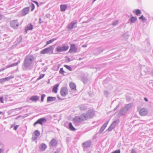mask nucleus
Returning <instances> with one entry per match:
<instances>
[{
  "label": "nucleus",
  "instance_id": "f257e3e1",
  "mask_svg": "<svg viewBox=\"0 0 153 153\" xmlns=\"http://www.w3.org/2000/svg\"><path fill=\"white\" fill-rule=\"evenodd\" d=\"M34 57L32 55H28L25 57L22 65V68L24 71L31 70L32 68L33 62Z\"/></svg>",
  "mask_w": 153,
  "mask_h": 153
},
{
  "label": "nucleus",
  "instance_id": "f03ea898",
  "mask_svg": "<svg viewBox=\"0 0 153 153\" xmlns=\"http://www.w3.org/2000/svg\"><path fill=\"white\" fill-rule=\"evenodd\" d=\"M54 48L51 46L42 50L40 52L41 54H51L53 53Z\"/></svg>",
  "mask_w": 153,
  "mask_h": 153
},
{
  "label": "nucleus",
  "instance_id": "7ed1b4c3",
  "mask_svg": "<svg viewBox=\"0 0 153 153\" xmlns=\"http://www.w3.org/2000/svg\"><path fill=\"white\" fill-rule=\"evenodd\" d=\"M86 120V117L84 115L82 114L79 116H76L73 119V120L76 124L80 123L82 121Z\"/></svg>",
  "mask_w": 153,
  "mask_h": 153
},
{
  "label": "nucleus",
  "instance_id": "20e7f679",
  "mask_svg": "<svg viewBox=\"0 0 153 153\" xmlns=\"http://www.w3.org/2000/svg\"><path fill=\"white\" fill-rule=\"evenodd\" d=\"M84 115L86 117V120L88 118H91L93 117L94 114V111L92 109H90L88 111L86 114H82Z\"/></svg>",
  "mask_w": 153,
  "mask_h": 153
},
{
  "label": "nucleus",
  "instance_id": "39448f33",
  "mask_svg": "<svg viewBox=\"0 0 153 153\" xmlns=\"http://www.w3.org/2000/svg\"><path fill=\"white\" fill-rule=\"evenodd\" d=\"M120 120L119 119L114 120L110 125L109 128L107 129L106 131H110L113 129L119 123Z\"/></svg>",
  "mask_w": 153,
  "mask_h": 153
},
{
  "label": "nucleus",
  "instance_id": "423d86ee",
  "mask_svg": "<svg viewBox=\"0 0 153 153\" xmlns=\"http://www.w3.org/2000/svg\"><path fill=\"white\" fill-rule=\"evenodd\" d=\"M68 90L67 87H63L61 88L60 93L62 96L65 97L66 95L68 94Z\"/></svg>",
  "mask_w": 153,
  "mask_h": 153
},
{
  "label": "nucleus",
  "instance_id": "0eeeda50",
  "mask_svg": "<svg viewBox=\"0 0 153 153\" xmlns=\"http://www.w3.org/2000/svg\"><path fill=\"white\" fill-rule=\"evenodd\" d=\"M46 121L47 120L46 118L44 117H42L38 119L33 124V125L34 126H35L38 124L42 125L44 123H45Z\"/></svg>",
  "mask_w": 153,
  "mask_h": 153
},
{
  "label": "nucleus",
  "instance_id": "6e6552de",
  "mask_svg": "<svg viewBox=\"0 0 153 153\" xmlns=\"http://www.w3.org/2000/svg\"><path fill=\"white\" fill-rule=\"evenodd\" d=\"M10 25L13 28H17L19 26V24L17 20H13L10 22Z\"/></svg>",
  "mask_w": 153,
  "mask_h": 153
},
{
  "label": "nucleus",
  "instance_id": "1a4fd4ad",
  "mask_svg": "<svg viewBox=\"0 0 153 153\" xmlns=\"http://www.w3.org/2000/svg\"><path fill=\"white\" fill-rule=\"evenodd\" d=\"M77 48L75 46V45L74 44H72L71 45V47L69 52L71 53H76L77 52Z\"/></svg>",
  "mask_w": 153,
  "mask_h": 153
},
{
  "label": "nucleus",
  "instance_id": "9d476101",
  "mask_svg": "<svg viewBox=\"0 0 153 153\" xmlns=\"http://www.w3.org/2000/svg\"><path fill=\"white\" fill-rule=\"evenodd\" d=\"M30 10V7H27L24 8L21 11L22 15V16H25L29 13Z\"/></svg>",
  "mask_w": 153,
  "mask_h": 153
},
{
  "label": "nucleus",
  "instance_id": "9b49d317",
  "mask_svg": "<svg viewBox=\"0 0 153 153\" xmlns=\"http://www.w3.org/2000/svg\"><path fill=\"white\" fill-rule=\"evenodd\" d=\"M103 51V49L102 47H99L95 49L94 51V54L97 55L100 54Z\"/></svg>",
  "mask_w": 153,
  "mask_h": 153
},
{
  "label": "nucleus",
  "instance_id": "f8f14e48",
  "mask_svg": "<svg viewBox=\"0 0 153 153\" xmlns=\"http://www.w3.org/2000/svg\"><path fill=\"white\" fill-rule=\"evenodd\" d=\"M108 123V121H107L101 127L98 133L100 134H101L106 128Z\"/></svg>",
  "mask_w": 153,
  "mask_h": 153
},
{
  "label": "nucleus",
  "instance_id": "ddd939ff",
  "mask_svg": "<svg viewBox=\"0 0 153 153\" xmlns=\"http://www.w3.org/2000/svg\"><path fill=\"white\" fill-rule=\"evenodd\" d=\"M77 21L75 20L69 24L68 26V30H70L72 29L73 28L74 25L77 23Z\"/></svg>",
  "mask_w": 153,
  "mask_h": 153
},
{
  "label": "nucleus",
  "instance_id": "4468645a",
  "mask_svg": "<svg viewBox=\"0 0 153 153\" xmlns=\"http://www.w3.org/2000/svg\"><path fill=\"white\" fill-rule=\"evenodd\" d=\"M127 112V111L123 107L119 111L118 115L119 116H122L124 115Z\"/></svg>",
  "mask_w": 153,
  "mask_h": 153
},
{
  "label": "nucleus",
  "instance_id": "2eb2a0df",
  "mask_svg": "<svg viewBox=\"0 0 153 153\" xmlns=\"http://www.w3.org/2000/svg\"><path fill=\"white\" fill-rule=\"evenodd\" d=\"M91 140H88L83 143V146L85 148H88L91 146Z\"/></svg>",
  "mask_w": 153,
  "mask_h": 153
},
{
  "label": "nucleus",
  "instance_id": "dca6fc26",
  "mask_svg": "<svg viewBox=\"0 0 153 153\" xmlns=\"http://www.w3.org/2000/svg\"><path fill=\"white\" fill-rule=\"evenodd\" d=\"M140 114L141 116L146 115L148 113L147 110L145 108H142L139 111Z\"/></svg>",
  "mask_w": 153,
  "mask_h": 153
},
{
  "label": "nucleus",
  "instance_id": "f3484780",
  "mask_svg": "<svg viewBox=\"0 0 153 153\" xmlns=\"http://www.w3.org/2000/svg\"><path fill=\"white\" fill-rule=\"evenodd\" d=\"M140 69L141 72H144L145 74H146L149 70V68L145 65L142 66Z\"/></svg>",
  "mask_w": 153,
  "mask_h": 153
},
{
  "label": "nucleus",
  "instance_id": "a211bd4d",
  "mask_svg": "<svg viewBox=\"0 0 153 153\" xmlns=\"http://www.w3.org/2000/svg\"><path fill=\"white\" fill-rule=\"evenodd\" d=\"M58 143L57 141L54 138L52 139L50 142V144L51 146H55Z\"/></svg>",
  "mask_w": 153,
  "mask_h": 153
},
{
  "label": "nucleus",
  "instance_id": "6ab92c4d",
  "mask_svg": "<svg viewBox=\"0 0 153 153\" xmlns=\"http://www.w3.org/2000/svg\"><path fill=\"white\" fill-rule=\"evenodd\" d=\"M39 99V97L37 96H32L30 98V100L33 102H36Z\"/></svg>",
  "mask_w": 153,
  "mask_h": 153
},
{
  "label": "nucleus",
  "instance_id": "aec40b11",
  "mask_svg": "<svg viewBox=\"0 0 153 153\" xmlns=\"http://www.w3.org/2000/svg\"><path fill=\"white\" fill-rule=\"evenodd\" d=\"M56 100V98L55 97L49 96L47 97V102H50L55 101Z\"/></svg>",
  "mask_w": 153,
  "mask_h": 153
},
{
  "label": "nucleus",
  "instance_id": "412c9836",
  "mask_svg": "<svg viewBox=\"0 0 153 153\" xmlns=\"http://www.w3.org/2000/svg\"><path fill=\"white\" fill-rule=\"evenodd\" d=\"M62 47V50L63 51H67L69 48V47L67 44H63Z\"/></svg>",
  "mask_w": 153,
  "mask_h": 153
},
{
  "label": "nucleus",
  "instance_id": "4be33fe9",
  "mask_svg": "<svg viewBox=\"0 0 153 153\" xmlns=\"http://www.w3.org/2000/svg\"><path fill=\"white\" fill-rule=\"evenodd\" d=\"M67 7V6L65 4H61L60 5V11L61 12H64Z\"/></svg>",
  "mask_w": 153,
  "mask_h": 153
},
{
  "label": "nucleus",
  "instance_id": "5701e85b",
  "mask_svg": "<svg viewBox=\"0 0 153 153\" xmlns=\"http://www.w3.org/2000/svg\"><path fill=\"white\" fill-rule=\"evenodd\" d=\"M47 148V145L43 143L41 144L39 146V149L42 151L45 150Z\"/></svg>",
  "mask_w": 153,
  "mask_h": 153
},
{
  "label": "nucleus",
  "instance_id": "b1692460",
  "mask_svg": "<svg viewBox=\"0 0 153 153\" xmlns=\"http://www.w3.org/2000/svg\"><path fill=\"white\" fill-rule=\"evenodd\" d=\"M33 28V26L31 24H30L29 25L27 26L25 28V32L26 33H27V31L28 30H32Z\"/></svg>",
  "mask_w": 153,
  "mask_h": 153
},
{
  "label": "nucleus",
  "instance_id": "393cba45",
  "mask_svg": "<svg viewBox=\"0 0 153 153\" xmlns=\"http://www.w3.org/2000/svg\"><path fill=\"white\" fill-rule=\"evenodd\" d=\"M59 85V84L58 83L55 85L53 88L52 91L55 93H56L57 92V91L58 89V87Z\"/></svg>",
  "mask_w": 153,
  "mask_h": 153
},
{
  "label": "nucleus",
  "instance_id": "a878e982",
  "mask_svg": "<svg viewBox=\"0 0 153 153\" xmlns=\"http://www.w3.org/2000/svg\"><path fill=\"white\" fill-rule=\"evenodd\" d=\"M137 20V18L136 17L132 16L129 19L128 21H130L131 23H134Z\"/></svg>",
  "mask_w": 153,
  "mask_h": 153
},
{
  "label": "nucleus",
  "instance_id": "bb28decb",
  "mask_svg": "<svg viewBox=\"0 0 153 153\" xmlns=\"http://www.w3.org/2000/svg\"><path fill=\"white\" fill-rule=\"evenodd\" d=\"M132 106V104L131 103H129L127 104L126 105L124 108L125 109L128 111L131 107Z\"/></svg>",
  "mask_w": 153,
  "mask_h": 153
},
{
  "label": "nucleus",
  "instance_id": "cd10ccee",
  "mask_svg": "<svg viewBox=\"0 0 153 153\" xmlns=\"http://www.w3.org/2000/svg\"><path fill=\"white\" fill-rule=\"evenodd\" d=\"M70 86L71 89L73 90H75L76 89L75 84L73 82H71L70 83Z\"/></svg>",
  "mask_w": 153,
  "mask_h": 153
},
{
  "label": "nucleus",
  "instance_id": "c85d7f7f",
  "mask_svg": "<svg viewBox=\"0 0 153 153\" xmlns=\"http://www.w3.org/2000/svg\"><path fill=\"white\" fill-rule=\"evenodd\" d=\"M68 128L71 131H75L76 129L74 127L71 123H69L68 124Z\"/></svg>",
  "mask_w": 153,
  "mask_h": 153
},
{
  "label": "nucleus",
  "instance_id": "c756f323",
  "mask_svg": "<svg viewBox=\"0 0 153 153\" xmlns=\"http://www.w3.org/2000/svg\"><path fill=\"white\" fill-rule=\"evenodd\" d=\"M22 108V107H19L17 108L13 109H11L8 111V113L9 114H11L12 112L16 111L17 110H20Z\"/></svg>",
  "mask_w": 153,
  "mask_h": 153
},
{
  "label": "nucleus",
  "instance_id": "7c9ffc66",
  "mask_svg": "<svg viewBox=\"0 0 153 153\" xmlns=\"http://www.w3.org/2000/svg\"><path fill=\"white\" fill-rule=\"evenodd\" d=\"M133 13H135V14L137 16L139 15L141 13V11L140 10L138 9L134 10L133 11Z\"/></svg>",
  "mask_w": 153,
  "mask_h": 153
},
{
  "label": "nucleus",
  "instance_id": "2f4dec72",
  "mask_svg": "<svg viewBox=\"0 0 153 153\" xmlns=\"http://www.w3.org/2000/svg\"><path fill=\"white\" fill-rule=\"evenodd\" d=\"M19 62H17L13 63L12 64L8 65L7 66L6 68H8L11 67L16 66L19 64Z\"/></svg>",
  "mask_w": 153,
  "mask_h": 153
},
{
  "label": "nucleus",
  "instance_id": "473e14b6",
  "mask_svg": "<svg viewBox=\"0 0 153 153\" xmlns=\"http://www.w3.org/2000/svg\"><path fill=\"white\" fill-rule=\"evenodd\" d=\"M40 132L38 130H35L33 133V135H34L35 136H36L37 137L40 135Z\"/></svg>",
  "mask_w": 153,
  "mask_h": 153
},
{
  "label": "nucleus",
  "instance_id": "72a5a7b5",
  "mask_svg": "<svg viewBox=\"0 0 153 153\" xmlns=\"http://www.w3.org/2000/svg\"><path fill=\"white\" fill-rule=\"evenodd\" d=\"M4 78V79L5 81L6 82V81H8L9 80H10V79H11L13 78L14 77L12 75V76H8V77H7Z\"/></svg>",
  "mask_w": 153,
  "mask_h": 153
},
{
  "label": "nucleus",
  "instance_id": "f704fd0d",
  "mask_svg": "<svg viewBox=\"0 0 153 153\" xmlns=\"http://www.w3.org/2000/svg\"><path fill=\"white\" fill-rule=\"evenodd\" d=\"M56 38H53L52 39H50L48 41H47L46 42V45H49L51 43H52L54 41L56 40Z\"/></svg>",
  "mask_w": 153,
  "mask_h": 153
},
{
  "label": "nucleus",
  "instance_id": "c9c22d12",
  "mask_svg": "<svg viewBox=\"0 0 153 153\" xmlns=\"http://www.w3.org/2000/svg\"><path fill=\"white\" fill-rule=\"evenodd\" d=\"M80 109L81 110H83L87 109V107L84 105H81L79 106Z\"/></svg>",
  "mask_w": 153,
  "mask_h": 153
},
{
  "label": "nucleus",
  "instance_id": "e433bc0d",
  "mask_svg": "<svg viewBox=\"0 0 153 153\" xmlns=\"http://www.w3.org/2000/svg\"><path fill=\"white\" fill-rule=\"evenodd\" d=\"M61 46H58L56 49V51L58 52H63Z\"/></svg>",
  "mask_w": 153,
  "mask_h": 153
},
{
  "label": "nucleus",
  "instance_id": "4c0bfd02",
  "mask_svg": "<svg viewBox=\"0 0 153 153\" xmlns=\"http://www.w3.org/2000/svg\"><path fill=\"white\" fill-rule=\"evenodd\" d=\"M22 39V37L21 36H19L17 39V44H19L20 43Z\"/></svg>",
  "mask_w": 153,
  "mask_h": 153
},
{
  "label": "nucleus",
  "instance_id": "58836bf2",
  "mask_svg": "<svg viewBox=\"0 0 153 153\" xmlns=\"http://www.w3.org/2000/svg\"><path fill=\"white\" fill-rule=\"evenodd\" d=\"M64 67L66 68L68 70H69L70 71H72V69L71 67L69 65H64Z\"/></svg>",
  "mask_w": 153,
  "mask_h": 153
},
{
  "label": "nucleus",
  "instance_id": "ea45409f",
  "mask_svg": "<svg viewBox=\"0 0 153 153\" xmlns=\"http://www.w3.org/2000/svg\"><path fill=\"white\" fill-rule=\"evenodd\" d=\"M30 7L31 8V11H33L34 9L35 8V6L34 4L32 3H31V5H30Z\"/></svg>",
  "mask_w": 153,
  "mask_h": 153
},
{
  "label": "nucleus",
  "instance_id": "a19ab883",
  "mask_svg": "<svg viewBox=\"0 0 153 153\" xmlns=\"http://www.w3.org/2000/svg\"><path fill=\"white\" fill-rule=\"evenodd\" d=\"M44 74H41L39 76L38 78L37 79V80H39L41 79L44 76Z\"/></svg>",
  "mask_w": 153,
  "mask_h": 153
},
{
  "label": "nucleus",
  "instance_id": "79ce46f5",
  "mask_svg": "<svg viewBox=\"0 0 153 153\" xmlns=\"http://www.w3.org/2000/svg\"><path fill=\"white\" fill-rule=\"evenodd\" d=\"M45 95L44 94H42L41 95V100L42 102H43Z\"/></svg>",
  "mask_w": 153,
  "mask_h": 153
},
{
  "label": "nucleus",
  "instance_id": "37998d69",
  "mask_svg": "<svg viewBox=\"0 0 153 153\" xmlns=\"http://www.w3.org/2000/svg\"><path fill=\"white\" fill-rule=\"evenodd\" d=\"M140 19L142 20L143 21L146 20V18L143 15L141 16L139 18Z\"/></svg>",
  "mask_w": 153,
  "mask_h": 153
},
{
  "label": "nucleus",
  "instance_id": "c03bdc74",
  "mask_svg": "<svg viewBox=\"0 0 153 153\" xmlns=\"http://www.w3.org/2000/svg\"><path fill=\"white\" fill-rule=\"evenodd\" d=\"M59 72L60 74H62L63 75H64V73H65V72L63 71V68H61L60 69Z\"/></svg>",
  "mask_w": 153,
  "mask_h": 153
},
{
  "label": "nucleus",
  "instance_id": "a18cd8bd",
  "mask_svg": "<svg viewBox=\"0 0 153 153\" xmlns=\"http://www.w3.org/2000/svg\"><path fill=\"white\" fill-rule=\"evenodd\" d=\"M118 23V21L117 20L114 22H113L112 24V25L113 26L116 25Z\"/></svg>",
  "mask_w": 153,
  "mask_h": 153
},
{
  "label": "nucleus",
  "instance_id": "49530a36",
  "mask_svg": "<svg viewBox=\"0 0 153 153\" xmlns=\"http://www.w3.org/2000/svg\"><path fill=\"white\" fill-rule=\"evenodd\" d=\"M104 95L106 96V97H108L109 94L108 91L107 90H105L104 91Z\"/></svg>",
  "mask_w": 153,
  "mask_h": 153
},
{
  "label": "nucleus",
  "instance_id": "de8ad7c7",
  "mask_svg": "<svg viewBox=\"0 0 153 153\" xmlns=\"http://www.w3.org/2000/svg\"><path fill=\"white\" fill-rule=\"evenodd\" d=\"M120 150H117L111 152V153H120Z\"/></svg>",
  "mask_w": 153,
  "mask_h": 153
},
{
  "label": "nucleus",
  "instance_id": "09e8293b",
  "mask_svg": "<svg viewBox=\"0 0 153 153\" xmlns=\"http://www.w3.org/2000/svg\"><path fill=\"white\" fill-rule=\"evenodd\" d=\"M5 82L4 78L0 79V82L1 83H3Z\"/></svg>",
  "mask_w": 153,
  "mask_h": 153
},
{
  "label": "nucleus",
  "instance_id": "8fccbe9b",
  "mask_svg": "<svg viewBox=\"0 0 153 153\" xmlns=\"http://www.w3.org/2000/svg\"><path fill=\"white\" fill-rule=\"evenodd\" d=\"M0 102L1 103H4L3 98V97H0Z\"/></svg>",
  "mask_w": 153,
  "mask_h": 153
},
{
  "label": "nucleus",
  "instance_id": "3c124183",
  "mask_svg": "<svg viewBox=\"0 0 153 153\" xmlns=\"http://www.w3.org/2000/svg\"><path fill=\"white\" fill-rule=\"evenodd\" d=\"M123 36L124 38H126V39H128L129 37V35L125 34L123 35Z\"/></svg>",
  "mask_w": 153,
  "mask_h": 153
},
{
  "label": "nucleus",
  "instance_id": "603ef678",
  "mask_svg": "<svg viewBox=\"0 0 153 153\" xmlns=\"http://www.w3.org/2000/svg\"><path fill=\"white\" fill-rule=\"evenodd\" d=\"M37 138V137L36 136H34L33 135V137H32V139L33 140H36Z\"/></svg>",
  "mask_w": 153,
  "mask_h": 153
},
{
  "label": "nucleus",
  "instance_id": "864d4df0",
  "mask_svg": "<svg viewBox=\"0 0 153 153\" xmlns=\"http://www.w3.org/2000/svg\"><path fill=\"white\" fill-rule=\"evenodd\" d=\"M131 153H137V152L135 150L133 149L131 150Z\"/></svg>",
  "mask_w": 153,
  "mask_h": 153
},
{
  "label": "nucleus",
  "instance_id": "5fc2aeb1",
  "mask_svg": "<svg viewBox=\"0 0 153 153\" xmlns=\"http://www.w3.org/2000/svg\"><path fill=\"white\" fill-rule=\"evenodd\" d=\"M19 126L18 125H16L15 126H14V127L13 128V129L15 130H16L18 128Z\"/></svg>",
  "mask_w": 153,
  "mask_h": 153
},
{
  "label": "nucleus",
  "instance_id": "6e6d98bb",
  "mask_svg": "<svg viewBox=\"0 0 153 153\" xmlns=\"http://www.w3.org/2000/svg\"><path fill=\"white\" fill-rule=\"evenodd\" d=\"M120 104H118V105H117V106H116V107L114 108V111H115V110H116L117 108H119V106H120Z\"/></svg>",
  "mask_w": 153,
  "mask_h": 153
},
{
  "label": "nucleus",
  "instance_id": "4d7b16f0",
  "mask_svg": "<svg viewBox=\"0 0 153 153\" xmlns=\"http://www.w3.org/2000/svg\"><path fill=\"white\" fill-rule=\"evenodd\" d=\"M33 2L36 4L37 7H38L39 6V4L37 1H34Z\"/></svg>",
  "mask_w": 153,
  "mask_h": 153
},
{
  "label": "nucleus",
  "instance_id": "13d9d810",
  "mask_svg": "<svg viewBox=\"0 0 153 153\" xmlns=\"http://www.w3.org/2000/svg\"><path fill=\"white\" fill-rule=\"evenodd\" d=\"M43 22V21H42L41 19L40 18L39 19V24H41Z\"/></svg>",
  "mask_w": 153,
  "mask_h": 153
},
{
  "label": "nucleus",
  "instance_id": "bf43d9fd",
  "mask_svg": "<svg viewBox=\"0 0 153 153\" xmlns=\"http://www.w3.org/2000/svg\"><path fill=\"white\" fill-rule=\"evenodd\" d=\"M97 133L96 134L94 135V136H93V139H94L96 138V136H97Z\"/></svg>",
  "mask_w": 153,
  "mask_h": 153
},
{
  "label": "nucleus",
  "instance_id": "052dcab7",
  "mask_svg": "<svg viewBox=\"0 0 153 153\" xmlns=\"http://www.w3.org/2000/svg\"><path fill=\"white\" fill-rule=\"evenodd\" d=\"M144 100L146 102H148V99L146 97H144Z\"/></svg>",
  "mask_w": 153,
  "mask_h": 153
},
{
  "label": "nucleus",
  "instance_id": "680f3d73",
  "mask_svg": "<svg viewBox=\"0 0 153 153\" xmlns=\"http://www.w3.org/2000/svg\"><path fill=\"white\" fill-rule=\"evenodd\" d=\"M57 98H58V99L59 100H63V99H62V98H60V97H59V96H57Z\"/></svg>",
  "mask_w": 153,
  "mask_h": 153
},
{
  "label": "nucleus",
  "instance_id": "e2e57ef3",
  "mask_svg": "<svg viewBox=\"0 0 153 153\" xmlns=\"http://www.w3.org/2000/svg\"><path fill=\"white\" fill-rule=\"evenodd\" d=\"M3 151H4V149H0V153H1Z\"/></svg>",
  "mask_w": 153,
  "mask_h": 153
},
{
  "label": "nucleus",
  "instance_id": "0e129e2a",
  "mask_svg": "<svg viewBox=\"0 0 153 153\" xmlns=\"http://www.w3.org/2000/svg\"><path fill=\"white\" fill-rule=\"evenodd\" d=\"M59 67H60L59 65H58L56 67L57 68V70L59 69Z\"/></svg>",
  "mask_w": 153,
  "mask_h": 153
},
{
  "label": "nucleus",
  "instance_id": "69168bd1",
  "mask_svg": "<svg viewBox=\"0 0 153 153\" xmlns=\"http://www.w3.org/2000/svg\"><path fill=\"white\" fill-rule=\"evenodd\" d=\"M86 81H87L86 79L84 80V81H83V82L84 84H85V83Z\"/></svg>",
  "mask_w": 153,
  "mask_h": 153
},
{
  "label": "nucleus",
  "instance_id": "338daca9",
  "mask_svg": "<svg viewBox=\"0 0 153 153\" xmlns=\"http://www.w3.org/2000/svg\"><path fill=\"white\" fill-rule=\"evenodd\" d=\"M21 117V115H19L16 118V119H17L18 118L20 117Z\"/></svg>",
  "mask_w": 153,
  "mask_h": 153
},
{
  "label": "nucleus",
  "instance_id": "774afa93",
  "mask_svg": "<svg viewBox=\"0 0 153 153\" xmlns=\"http://www.w3.org/2000/svg\"><path fill=\"white\" fill-rule=\"evenodd\" d=\"M151 74L153 76V70L151 72Z\"/></svg>",
  "mask_w": 153,
  "mask_h": 153
}]
</instances>
